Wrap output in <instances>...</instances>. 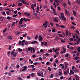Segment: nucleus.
<instances>
[{
  "label": "nucleus",
  "instance_id": "cd10ccee",
  "mask_svg": "<svg viewBox=\"0 0 80 80\" xmlns=\"http://www.w3.org/2000/svg\"><path fill=\"white\" fill-rule=\"evenodd\" d=\"M30 67H32V68H34L35 67V66L33 65H31L29 66Z\"/></svg>",
  "mask_w": 80,
  "mask_h": 80
},
{
  "label": "nucleus",
  "instance_id": "7ed1b4c3",
  "mask_svg": "<svg viewBox=\"0 0 80 80\" xmlns=\"http://www.w3.org/2000/svg\"><path fill=\"white\" fill-rule=\"evenodd\" d=\"M65 12L66 14L67 15V16H69V14H70V12H68V10L67 9H65Z\"/></svg>",
  "mask_w": 80,
  "mask_h": 80
},
{
  "label": "nucleus",
  "instance_id": "3c124183",
  "mask_svg": "<svg viewBox=\"0 0 80 80\" xmlns=\"http://www.w3.org/2000/svg\"><path fill=\"white\" fill-rule=\"evenodd\" d=\"M68 57V53L66 54L65 55V57H66V58H67V57Z\"/></svg>",
  "mask_w": 80,
  "mask_h": 80
},
{
  "label": "nucleus",
  "instance_id": "6e6552de",
  "mask_svg": "<svg viewBox=\"0 0 80 80\" xmlns=\"http://www.w3.org/2000/svg\"><path fill=\"white\" fill-rule=\"evenodd\" d=\"M38 43V42L36 41H34L33 42H31L30 43L31 44H34L35 43Z\"/></svg>",
  "mask_w": 80,
  "mask_h": 80
},
{
  "label": "nucleus",
  "instance_id": "680f3d73",
  "mask_svg": "<svg viewBox=\"0 0 80 80\" xmlns=\"http://www.w3.org/2000/svg\"><path fill=\"white\" fill-rule=\"evenodd\" d=\"M76 38L77 39H78V35L77 34H76Z\"/></svg>",
  "mask_w": 80,
  "mask_h": 80
},
{
  "label": "nucleus",
  "instance_id": "a19ab883",
  "mask_svg": "<svg viewBox=\"0 0 80 80\" xmlns=\"http://www.w3.org/2000/svg\"><path fill=\"white\" fill-rule=\"evenodd\" d=\"M52 32H53L54 33V32H55V28H53L52 30Z\"/></svg>",
  "mask_w": 80,
  "mask_h": 80
},
{
  "label": "nucleus",
  "instance_id": "6e6d98bb",
  "mask_svg": "<svg viewBox=\"0 0 80 80\" xmlns=\"http://www.w3.org/2000/svg\"><path fill=\"white\" fill-rule=\"evenodd\" d=\"M72 24L73 25H76V24L74 22H72Z\"/></svg>",
  "mask_w": 80,
  "mask_h": 80
},
{
  "label": "nucleus",
  "instance_id": "a878e982",
  "mask_svg": "<svg viewBox=\"0 0 80 80\" xmlns=\"http://www.w3.org/2000/svg\"><path fill=\"white\" fill-rule=\"evenodd\" d=\"M60 27L62 28H65V26L63 25H61L60 26Z\"/></svg>",
  "mask_w": 80,
  "mask_h": 80
},
{
  "label": "nucleus",
  "instance_id": "4468645a",
  "mask_svg": "<svg viewBox=\"0 0 80 80\" xmlns=\"http://www.w3.org/2000/svg\"><path fill=\"white\" fill-rule=\"evenodd\" d=\"M27 26L26 24H24L21 25V27H23V28H25V27Z\"/></svg>",
  "mask_w": 80,
  "mask_h": 80
},
{
  "label": "nucleus",
  "instance_id": "2eb2a0df",
  "mask_svg": "<svg viewBox=\"0 0 80 80\" xmlns=\"http://www.w3.org/2000/svg\"><path fill=\"white\" fill-rule=\"evenodd\" d=\"M17 52H15L14 54L13 55V57H17Z\"/></svg>",
  "mask_w": 80,
  "mask_h": 80
},
{
  "label": "nucleus",
  "instance_id": "9d476101",
  "mask_svg": "<svg viewBox=\"0 0 80 80\" xmlns=\"http://www.w3.org/2000/svg\"><path fill=\"white\" fill-rule=\"evenodd\" d=\"M76 2L78 5H80V0H77L76 1Z\"/></svg>",
  "mask_w": 80,
  "mask_h": 80
},
{
  "label": "nucleus",
  "instance_id": "5701e85b",
  "mask_svg": "<svg viewBox=\"0 0 80 80\" xmlns=\"http://www.w3.org/2000/svg\"><path fill=\"white\" fill-rule=\"evenodd\" d=\"M68 31H66V35L67 36L68 35Z\"/></svg>",
  "mask_w": 80,
  "mask_h": 80
},
{
  "label": "nucleus",
  "instance_id": "72a5a7b5",
  "mask_svg": "<svg viewBox=\"0 0 80 80\" xmlns=\"http://www.w3.org/2000/svg\"><path fill=\"white\" fill-rule=\"evenodd\" d=\"M25 20V18H22L21 19V21L22 22H23V20Z\"/></svg>",
  "mask_w": 80,
  "mask_h": 80
},
{
  "label": "nucleus",
  "instance_id": "39448f33",
  "mask_svg": "<svg viewBox=\"0 0 80 80\" xmlns=\"http://www.w3.org/2000/svg\"><path fill=\"white\" fill-rule=\"evenodd\" d=\"M20 1L22 3H23V4H24V5H26V4H27V2H26L25 0H20Z\"/></svg>",
  "mask_w": 80,
  "mask_h": 80
},
{
  "label": "nucleus",
  "instance_id": "423d86ee",
  "mask_svg": "<svg viewBox=\"0 0 80 80\" xmlns=\"http://www.w3.org/2000/svg\"><path fill=\"white\" fill-rule=\"evenodd\" d=\"M72 13L74 16H76V15H77V13H76V12H75V11L74 10H73Z\"/></svg>",
  "mask_w": 80,
  "mask_h": 80
},
{
  "label": "nucleus",
  "instance_id": "f8f14e48",
  "mask_svg": "<svg viewBox=\"0 0 80 80\" xmlns=\"http://www.w3.org/2000/svg\"><path fill=\"white\" fill-rule=\"evenodd\" d=\"M27 37L28 40H31V38H31V37H30L29 36H27Z\"/></svg>",
  "mask_w": 80,
  "mask_h": 80
},
{
  "label": "nucleus",
  "instance_id": "864d4df0",
  "mask_svg": "<svg viewBox=\"0 0 80 80\" xmlns=\"http://www.w3.org/2000/svg\"><path fill=\"white\" fill-rule=\"evenodd\" d=\"M7 29L6 28L3 31V33H5V32H6V31H7Z\"/></svg>",
  "mask_w": 80,
  "mask_h": 80
},
{
  "label": "nucleus",
  "instance_id": "de8ad7c7",
  "mask_svg": "<svg viewBox=\"0 0 80 80\" xmlns=\"http://www.w3.org/2000/svg\"><path fill=\"white\" fill-rule=\"evenodd\" d=\"M44 43H45V42H41V45L42 46L43 45H44Z\"/></svg>",
  "mask_w": 80,
  "mask_h": 80
},
{
  "label": "nucleus",
  "instance_id": "f704fd0d",
  "mask_svg": "<svg viewBox=\"0 0 80 80\" xmlns=\"http://www.w3.org/2000/svg\"><path fill=\"white\" fill-rule=\"evenodd\" d=\"M75 66H73L72 67V71H74L75 70Z\"/></svg>",
  "mask_w": 80,
  "mask_h": 80
},
{
  "label": "nucleus",
  "instance_id": "09e8293b",
  "mask_svg": "<svg viewBox=\"0 0 80 80\" xmlns=\"http://www.w3.org/2000/svg\"><path fill=\"white\" fill-rule=\"evenodd\" d=\"M26 36H27V33H25L24 34L22 35V37H25Z\"/></svg>",
  "mask_w": 80,
  "mask_h": 80
},
{
  "label": "nucleus",
  "instance_id": "c9c22d12",
  "mask_svg": "<svg viewBox=\"0 0 80 80\" xmlns=\"http://www.w3.org/2000/svg\"><path fill=\"white\" fill-rule=\"evenodd\" d=\"M19 25H22L23 22L22 21L20 20V22H19Z\"/></svg>",
  "mask_w": 80,
  "mask_h": 80
},
{
  "label": "nucleus",
  "instance_id": "5fc2aeb1",
  "mask_svg": "<svg viewBox=\"0 0 80 80\" xmlns=\"http://www.w3.org/2000/svg\"><path fill=\"white\" fill-rule=\"evenodd\" d=\"M62 74V72H59L58 73L59 75H61Z\"/></svg>",
  "mask_w": 80,
  "mask_h": 80
},
{
  "label": "nucleus",
  "instance_id": "9b49d317",
  "mask_svg": "<svg viewBox=\"0 0 80 80\" xmlns=\"http://www.w3.org/2000/svg\"><path fill=\"white\" fill-rule=\"evenodd\" d=\"M32 48H33L30 47L28 48V51H31V50H32Z\"/></svg>",
  "mask_w": 80,
  "mask_h": 80
},
{
  "label": "nucleus",
  "instance_id": "c85d7f7f",
  "mask_svg": "<svg viewBox=\"0 0 80 80\" xmlns=\"http://www.w3.org/2000/svg\"><path fill=\"white\" fill-rule=\"evenodd\" d=\"M58 9L59 10V11H60L61 10V8H60V7L59 6H58Z\"/></svg>",
  "mask_w": 80,
  "mask_h": 80
},
{
  "label": "nucleus",
  "instance_id": "bb28decb",
  "mask_svg": "<svg viewBox=\"0 0 80 80\" xmlns=\"http://www.w3.org/2000/svg\"><path fill=\"white\" fill-rule=\"evenodd\" d=\"M53 5L54 6V7H55V8H57V5H56V3H55V2H53Z\"/></svg>",
  "mask_w": 80,
  "mask_h": 80
},
{
  "label": "nucleus",
  "instance_id": "dca6fc26",
  "mask_svg": "<svg viewBox=\"0 0 80 80\" xmlns=\"http://www.w3.org/2000/svg\"><path fill=\"white\" fill-rule=\"evenodd\" d=\"M22 5H23V4L22 3H19L18 4V6L19 7H20V6H22Z\"/></svg>",
  "mask_w": 80,
  "mask_h": 80
},
{
  "label": "nucleus",
  "instance_id": "338daca9",
  "mask_svg": "<svg viewBox=\"0 0 80 80\" xmlns=\"http://www.w3.org/2000/svg\"><path fill=\"white\" fill-rule=\"evenodd\" d=\"M33 65H38V62H34V63H33Z\"/></svg>",
  "mask_w": 80,
  "mask_h": 80
},
{
  "label": "nucleus",
  "instance_id": "c756f323",
  "mask_svg": "<svg viewBox=\"0 0 80 80\" xmlns=\"http://www.w3.org/2000/svg\"><path fill=\"white\" fill-rule=\"evenodd\" d=\"M35 73H32L31 74V76L32 77H34V74Z\"/></svg>",
  "mask_w": 80,
  "mask_h": 80
},
{
  "label": "nucleus",
  "instance_id": "37998d69",
  "mask_svg": "<svg viewBox=\"0 0 80 80\" xmlns=\"http://www.w3.org/2000/svg\"><path fill=\"white\" fill-rule=\"evenodd\" d=\"M25 45H27L28 44V42L27 41H26L25 42Z\"/></svg>",
  "mask_w": 80,
  "mask_h": 80
},
{
  "label": "nucleus",
  "instance_id": "ddd939ff",
  "mask_svg": "<svg viewBox=\"0 0 80 80\" xmlns=\"http://www.w3.org/2000/svg\"><path fill=\"white\" fill-rule=\"evenodd\" d=\"M53 21L54 22H58V20L56 18H55L54 19Z\"/></svg>",
  "mask_w": 80,
  "mask_h": 80
},
{
  "label": "nucleus",
  "instance_id": "a211bd4d",
  "mask_svg": "<svg viewBox=\"0 0 80 80\" xmlns=\"http://www.w3.org/2000/svg\"><path fill=\"white\" fill-rule=\"evenodd\" d=\"M8 38L9 40H12V37L11 36H9L8 37Z\"/></svg>",
  "mask_w": 80,
  "mask_h": 80
},
{
  "label": "nucleus",
  "instance_id": "aec40b11",
  "mask_svg": "<svg viewBox=\"0 0 80 80\" xmlns=\"http://www.w3.org/2000/svg\"><path fill=\"white\" fill-rule=\"evenodd\" d=\"M59 49H60V48H58L54 50L53 52H57L58 51V50H59Z\"/></svg>",
  "mask_w": 80,
  "mask_h": 80
},
{
  "label": "nucleus",
  "instance_id": "4d7b16f0",
  "mask_svg": "<svg viewBox=\"0 0 80 80\" xmlns=\"http://www.w3.org/2000/svg\"><path fill=\"white\" fill-rule=\"evenodd\" d=\"M18 50H19V52H22V49H21L20 48L18 49Z\"/></svg>",
  "mask_w": 80,
  "mask_h": 80
},
{
  "label": "nucleus",
  "instance_id": "f03ea898",
  "mask_svg": "<svg viewBox=\"0 0 80 80\" xmlns=\"http://www.w3.org/2000/svg\"><path fill=\"white\" fill-rule=\"evenodd\" d=\"M64 73V74L65 75H67L68 73H69V69L67 68L66 71H65Z\"/></svg>",
  "mask_w": 80,
  "mask_h": 80
},
{
  "label": "nucleus",
  "instance_id": "0eeeda50",
  "mask_svg": "<svg viewBox=\"0 0 80 80\" xmlns=\"http://www.w3.org/2000/svg\"><path fill=\"white\" fill-rule=\"evenodd\" d=\"M25 40H23L22 41L21 45H22V47H23L24 46V44H23V43H25Z\"/></svg>",
  "mask_w": 80,
  "mask_h": 80
},
{
  "label": "nucleus",
  "instance_id": "603ef678",
  "mask_svg": "<svg viewBox=\"0 0 80 80\" xmlns=\"http://www.w3.org/2000/svg\"><path fill=\"white\" fill-rule=\"evenodd\" d=\"M48 70L49 72H51V68L50 67H48Z\"/></svg>",
  "mask_w": 80,
  "mask_h": 80
},
{
  "label": "nucleus",
  "instance_id": "69168bd1",
  "mask_svg": "<svg viewBox=\"0 0 80 80\" xmlns=\"http://www.w3.org/2000/svg\"><path fill=\"white\" fill-rule=\"evenodd\" d=\"M27 66H24L23 67V68H24V69H25V70H26V69H27Z\"/></svg>",
  "mask_w": 80,
  "mask_h": 80
},
{
  "label": "nucleus",
  "instance_id": "774afa93",
  "mask_svg": "<svg viewBox=\"0 0 80 80\" xmlns=\"http://www.w3.org/2000/svg\"><path fill=\"white\" fill-rule=\"evenodd\" d=\"M6 13L7 15H10L7 11L6 12Z\"/></svg>",
  "mask_w": 80,
  "mask_h": 80
},
{
  "label": "nucleus",
  "instance_id": "412c9836",
  "mask_svg": "<svg viewBox=\"0 0 80 80\" xmlns=\"http://www.w3.org/2000/svg\"><path fill=\"white\" fill-rule=\"evenodd\" d=\"M57 34L58 35H59V37H63V35H62V34Z\"/></svg>",
  "mask_w": 80,
  "mask_h": 80
},
{
  "label": "nucleus",
  "instance_id": "1a4fd4ad",
  "mask_svg": "<svg viewBox=\"0 0 80 80\" xmlns=\"http://www.w3.org/2000/svg\"><path fill=\"white\" fill-rule=\"evenodd\" d=\"M70 74H72V75H74V72L72 70H71L70 72Z\"/></svg>",
  "mask_w": 80,
  "mask_h": 80
},
{
  "label": "nucleus",
  "instance_id": "2f4dec72",
  "mask_svg": "<svg viewBox=\"0 0 80 80\" xmlns=\"http://www.w3.org/2000/svg\"><path fill=\"white\" fill-rule=\"evenodd\" d=\"M76 33H77L78 34V35H80V33H79V32L77 30H76Z\"/></svg>",
  "mask_w": 80,
  "mask_h": 80
},
{
  "label": "nucleus",
  "instance_id": "393cba45",
  "mask_svg": "<svg viewBox=\"0 0 80 80\" xmlns=\"http://www.w3.org/2000/svg\"><path fill=\"white\" fill-rule=\"evenodd\" d=\"M48 23V22L46 21L45 22V23L43 24V26H45V25H47Z\"/></svg>",
  "mask_w": 80,
  "mask_h": 80
},
{
  "label": "nucleus",
  "instance_id": "e433bc0d",
  "mask_svg": "<svg viewBox=\"0 0 80 80\" xmlns=\"http://www.w3.org/2000/svg\"><path fill=\"white\" fill-rule=\"evenodd\" d=\"M7 19L8 20H10V19H11V18L9 16L7 17Z\"/></svg>",
  "mask_w": 80,
  "mask_h": 80
},
{
  "label": "nucleus",
  "instance_id": "e2e57ef3",
  "mask_svg": "<svg viewBox=\"0 0 80 80\" xmlns=\"http://www.w3.org/2000/svg\"><path fill=\"white\" fill-rule=\"evenodd\" d=\"M62 50H63L64 52H66V49H65L64 48H62Z\"/></svg>",
  "mask_w": 80,
  "mask_h": 80
},
{
  "label": "nucleus",
  "instance_id": "79ce46f5",
  "mask_svg": "<svg viewBox=\"0 0 80 80\" xmlns=\"http://www.w3.org/2000/svg\"><path fill=\"white\" fill-rule=\"evenodd\" d=\"M69 40L70 41H73V39L72 38H69Z\"/></svg>",
  "mask_w": 80,
  "mask_h": 80
},
{
  "label": "nucleus",
  "instance_id": "b1692460",
  "mask_svg": "<svg viewBox=\"0 0 80 80\" xmlns=\"http://www.w3.org/2000/svg\"><path fill=\"white\" fill-rule=\"evenodd\" d=\"M79 58L80 57H78V56H77L74 59L75 60H78V58Z\"/></svg>",
  "mask_w": 80,
  "mask_h": 80
},
{
  "label": "nucleus",
  "instance_id": "473e14b6",
  "mask_svg": "<svg viewBox=\"0 0 80 80\" xmlns=\"http://www.w3.org/2000/svg\"><path fill=\"white\" fill-rule=\"evenodd\" d=\"M74 72L75 73L78 72V70H77V69H75L74 70Z\"/></svg>",
  "mask_w": 80,
  "mask_h": 80
},
{
  "label": "nucleus",
  "instance_id": "13d9d810",
  "mask_svg": "<svg viewBox=\"0 0 80 80\" xmlns=\"http://www.w3.org/2000/svg\"><path fill=\"white\" fill-rule=\"evenodd\" d=\"M67 67H68L67 65L66 64L65 66V70H67Z\"/></svg>",
  "mask_w": 80,
  "mask_h": 80
},
{
  "label": "nucleus",
  "instance_id": "ea45409f",
  "mask_svg": "<svg viewBox=\"0 0 80 80\" xmlns=\"http://www.w3.org/2000/svg\"><path fill=\"white\" fill-rule=\"evenodd\" d=\"M19 46H20V45H21V44H22V42H21V41H19Z\"/></svg>",
  "mask_w": 80,
  "mask_h": 80
},
{
  "label": "nucleus",
  "instance_id": "4c0bfd02",
  "mask_svg": "<svg viewBox=\"0 0 80 80\" xmlns=\"http://www.w3.org/2000/svg\"><path fill=\"white\" fill-rule=\"evenodd\" d=\"M36 18L37 19H38V20H40V17L38 16H36Z\"/></svg>",
  "mask_w": 80,
  "mask_h": 80
},
{
  "label": "nucleus",
  "instance_id": "8fccbe9b",
  "mask_svg": "<svg viewBox=\"0 0 80 80\" xmlns=\"http://www.w3.org/2000/svg\"><path fill=\"white\" fill-rule=\"evenodd\" d=\"M32 57L33 58H35V57H36V56H35V54H33L32 56Z\"/></svg>",
  "mask_w": 80,
  "mask_h": 80
},
{
  "label": "nucleus",
  "instance_id": "c03bdc74",
  "mask_svg": "<svg viewBox=\"0 0 80 80\" xmlns=\"http://www.w3.org/2000/svg\"><path fill=\"white\" fill-rule=\"evenodd\" d=\"M68 4H69V5H71V3H70L69 0H68Z\"/></svg>",
  "mask_w": 80,
  "mask_h": 80
},
{
  "label": "nucleus",
  "instance_id": "bf43d9fd",
  "mask_svg": "<svg viewBox=\"0 0 80 80\" xmlns=\"http://www.w3.org/2000/svg\"><path fill=\"white\" fill-rule=\"evenodd\" d=\"M38 76H39L40 77V76H41V73H40V72H38Z\"/></svg>",
  "mask_w": 80,
  "mask_h": 80
},
{
  "label": "nucleus",
  "instance_id": "49530a36",
  "mask_svg": "<svg viewBox=\"0 0 80 80\" xmlns=\"http://www.w3.org/2000/svg\"><path fill=\"white\" fill-rule=\"evenodd\" d=\"M50 78H53V74H52L50 76Z\"/></svg>",
  "mask_w": 80,
  "mask_h": 80
},
{
  "label": "nucleus",
  "instance_id": "f3484780",
  "mask_svg": "<svg viewBox=\"0 0 80 80\" xmlns=\"http://www.w3.org/2000/svg\"><path fill=\"white\" fill-rule=\"evenodd\" d=\"M77 43L78 44L80 42V38H79L78 40H77Z\"/></svg>",
  "mask_w": 80,
  "mask_h": 80
},
{
  "label": "nucleus",
  "instance_id": "0e129e2a",
  "mask_svg": "<svg viewBox=\"0 0 80 80\" xmlns=\"http://www.w3.org/2000/svg\"><path fill=\"white\" fill-rule=\"evenodd\" d=\"M32 51L33 52V53H35V48H32Z\"/></svg>",
  "mask_w": 80,
  "mask_h": 80
},
{
  "label": "nucleus",
  "instance_id": "052dcab7",
  "mask_svg": "<svg viewBox=\"0 0 80 80\" xmlns=\"http://www.w3.org/2000/svg\"><path fill=\"white\" fill-rule=\"evenodd\" d=\"M47 45H48V44L47 43V42H45L44 43V45L45 46H47Z\"/></svg>",
  "mask_w": 80,
  "mask_h": 80
},
{
  "label": "nucleus",
  "instance_id": "6ab92c4d",
  "mask_svg": "<svg viewBox=\"0 0 80 80\" xmlns=\"http://www.w3.org/2000/svg\"><path fill=\"white\" fill-rule=\"evenodd\" d=\"M11 25L12 27H14L15 25V22H14L13 23H12L11 24Z\"/></svg>",
  "mask_w": 80,
  "mask_h": 80
},
{
  "label": "nucleus",
  "instance_id": "58836bf2",
  "mask_svg": "<svg viewBox=\"0 0 80 80\" xmlns=\"http://www.w3.org/2000/svg\"><path fill=\"white\" fill-rule=\"evenodd\" d=\"M28 21H30V20L28 19H25L24 20V22H28Z\"/></svg>",
  "mask_w": 80,
  "mask_h": 80
},
{
  "label": "nucleus",
  "instance_id": "7c9ffc66",
  "mask_svg": "<svg viewBox=\"0 0 80 80\" xmlns=\"http://www.w3.org/2000/svg\"><path fill=\"white\" fill-rule=\"evenodd\" d=\"M76 80H79V77L78 76L75 77Z\"/></svg>",
  "mask_w": 80,
  "mask_h": 80
},
{
  "label": "nucleus",
  "instance_id": "f257e3e1",
  "mask_svg": "<svg viewBox=\"0 0 80 80\" xmlns=\"http://www.w3.org/2000/svg\"><path fill=\"white\" fill-rule=\"evenodd\" d=\"M61 17H60V18H61L62 19V20L63 21H66V20H67L66 18L64 16V13H63L62 12L61 13Z\"/></svg>",
  "mask_w": 80,
  "mask_h": 80
},
{
  "label": "nucleus",
  "instance_id": "20e7f679",
  "mask_svg": "<svg viewBox=\"0 0 80 80\" xmlns=\"http://www.w3.org/2000/svg\"><path fill=\"white\" fill-rule=\"evenodd\" d=\"M39 42H42L43 41V38L42 37V36H39Z\"/></svg>",
  "mask_w": 80,
  "mask_h": 80
},
{
  "label": "nucleus",
  "instance_id": "4be33fe9",
  "mask_svg": "<svg viewBox=\"0 0 80 80\" xmlns=\"http://www.w3.org/2000/svg\"><path fill=\"white\" fill-rule=\"evenodd\" d=\"M2 14L3 15H6V13H5V12H2Z\"/></svg>",
  "mask_w": 80,
  "mask_h": 80
},
{
  "label": "nucleus",
  "instance_id": "a18cd8bd",
  "mask_svg": "<svg viewBox=\"0 0 80 80\" xmlns=\"http://www.w3.org/2000/svg\"><path fill=\"white\" fill-rule=\"evenodd\" d=\"M35 40H37V38H38V35H37L36 36V37H35Z\"/></svg>",
  "mask_w": 80,
  "mask_h": 80
}]
</instances>
